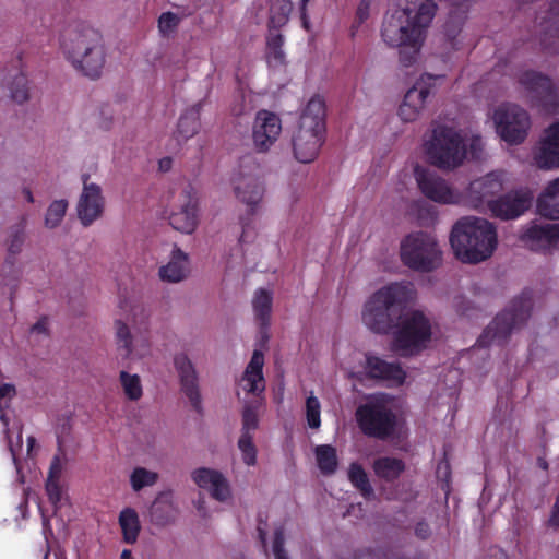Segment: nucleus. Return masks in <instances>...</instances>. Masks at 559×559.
Here are the masks:
<instances>
[{"instance_id":"5","label":"nucleus","mask_w":559,"mask_h":559,"mask_svg":"<svg viewBox=\"0 0 559 559\" xmlns=\"http://www.w3.org/2000/svg\"><path fill=\"white\" fill-rule=\"evenodd\" d=\"M325 133V103L320 96H312L301 111L292 146L294 157L304 164L312 163L319 155Z\"/></svg>"},{"instance_id":"39","label":"nucleus","mask_w":559,"mask_h":559,"mask_svg":"<svg viewBox=\"0 0 559 559\" xmlns=\"http://www.w3.org/2000/svg\"><path fill=\"white\" fill-rule=\"evenodd\" d=\"M68 206V201L64 199L52 201L45 213V227L48 229H55L60 226L67 213Z\"/></svg>"},{"instance_id":"34","label":"nucleus","mask_w":559,"mask_h":559,"mask_svg":"<svg viewBox=\"0 0 559 559\" xmlns=\"http://www.w3.org/2000/svg\"><path fill=\"white\" fill-rule=\"evenodd\" d=\"M313 455L317 467L323 475H332L338 467L336 449L330 444L316 445Z\"/></svg>"},{"instance_id":"42","label":"nucleus","mask_w":559,"mask_h":559,"mask_svg":"<svg viewBox=\"0 0 559 559\" xmlns=\"http://www.w3.org/2000/svg\"><path fill=\"white\" fill-rule=\"evenodd\" d=\"M305 415L307 424L311 429H319L321 426V403L317 396L311 392L305 404Z\"/></svg>"},{"instance_id":"37","label":"nucleus","mask_w":559,"mask_h":559,"mask_svg":"<svg viewBox=\"0 0 559 559\" xmlns=\"http://www.w3.org/2000/svg\"><path fill=\"white\" fill-rule=\"evenodd\" d=\"M272 294L265 289H258L253 296V311L257 319H259L262 324H266L269 322L272 311Z\"/></svg>"},{"instance_id":"24","label":"nucleus","mask_w":559,"mask_h":559,"mask_svg":"<svg viewBox=\"0 0 559 559\" xmlns=\"http://www.w3.org/2000/svg\"><path fill=\"white\" fill-rule=\"evenodd\" d=\"M264 356L260 350H254L241 378L238 381L237 395L241 393L259 395L265 389L263 377Z\"/></svg>"},{"instance_id":"17","label":"nucleus","mask_w":559,"mask_h":559,"mask_svg":"<svg viewBox=\"0 0 559 559\" xmlns=\"http://www.w3.org/2000/svg\"><path fill=\"white\" fill-rule=\"evenodd\" d=\"M433 86V78L430 75L421 76L415 82L405 93L399 107V117L402 121L414 122L421 116Z\"/></svg>"},{"instance_id":"14","label":"nucleus","mask_w":559,"mask_h":559,"mask_svg":"<svg viewBox=\"0 0 559 559\" xmlns=\"http://www.w3.org/2000/svg\"><path fill=\"white\" fill-rule=\"evenodd\" d=\"M414 178L420 193L439 204H464V192L453 187L447 179L421 165L414 166Z\"/></svg>"},{"instance_id":"11","label":"nucleus","mask_w":559,"mask_h":559,"mask_svg":"<svg viewBox=\"0 0 559 559\" xmlns=\"http://www.w3.org/2000/svg\"><path fill=\"white\" fill-rule=\"evenodd\" d=\"M348 378L362 379L364 376L388 381L392 385L404 383L406 373L395 364H389L377 356L354 352L340 364Z\"/></svg>"},{"instance_id":"59","label":"nucleus","mask_w":559,"mask_h":559,"mask_svg":"<svg viewBox=\"0 0 559 559\" xmlns=\"http://www.w3.org/2000/svg\"><path fill=\"white\" fill-rule=\"evenodd\" d=\"M444 474L447 475L448 474V466L444 465Z\"/></svg>"},{"instance_id":"13","label":"nucleus","mask_w":559,"mask_h":559,"mask_svg":"<svg viewBox=\"0 0 559 559\" xmlns=\"http://www.w3.org/2000/svg\"><path fill=\"white\" fill-rule=\"evenodd\" d=\"M16 394L15 388L10 383L0 382V421L3 427V433L7 437L8 447L12 454L16 468L20 469L19 462L21 459L31 457L35 447V439L27 438V444L24 450L22 444V426L16 419L14 413L8 409L10 402Z\"/></svg>"},{"instance_id":"46","label":"nucleus","mask_w":559,"mask_h":559,"mask_svg":"<svg viewBox=\"0 0 559 559\" xmlns=\"http://www.w3.org/2000/svg\"><path fill=\"white\" fill-rule=\"evenodd\" d=\"M66 465L64 457L56 455L51 461L47 480H60Z\"/></svg>"},{"instance_id":"12","label":"nucleus","mask_w":559,"mask_h":559,"mask_svg":"<svg viewBox=\"0 0 559 559\" xmlns=\"http://www.w3.org/2000/svg\"><path fill=\"white\" fill-rule=\"evenodd\" d=\"M489 119L497 135L509 145L523 143L532 124L528 112L513 103H502L493 107Z\"/></svg>"},{"instance_id":"40","label":"nucleus","mask_w":559,"mask_h":559,"mask_svg":"<svg viewBox=\"0 0 559 559\" xmlns=\"http://www.w3.org/2000/svg\"><path fill=\"white\" fill-rule=\"evenodd\" d=\"M348 478L352 484L360 490L364 497L370 498L373 495L368 476L360 465L354 463L349 466Z\"/></svg>"},{"instance_id":"58","label":"nucleus","mask_w":559,"mask_h":559,"mask_svg":"<svg viewBox=\"0 0 559 559\" xmlns=\"http://www.w3.org/2000/svg\"><path fill=\"white\" fill-rule=\"evenodd\" d=\"M131 557H132V555H131L130 550H123L121 554V559H129Z\"/></svg>"},{"instance_id":"1","label":"nucleus","mask_w":559,"mask_h":559,"mask_svg":"<svg viewBox=\"0 0 559 559\" xmlns=\"http://www.w3.org/2000/svg\"><path fill=\"white\" fill-rule=\"evenodd\" d=\"M436 12L437 4L432 0H406L405 5L386 13L381 37L388 46L402 48L400 59L404 66L408 67L418 61L426 31Z\"/></svg>"},{"instance_id":"23","label":"nucleus","mask_w":559,"mask_h":559,"mask_svg":"<svg viewBox=\"0 0 559 559\" xmlns=\"http://www.w3.org/2000/svg\"><path fill=\"white\" fill-rule=\"evenodd\" d=\"M532 203L530 191L520 190L510 192L489 203V211L492 215L502 219H513L527 211Z\"/></svg>"},{"instance_id":"36","label":"nucleus","mask_w":559,"mask_h":559,"mask_svg":"<svg viewBox=\"0 0 559 559\" xmlns=\"http://www.w3.org/2000/svg\"><path fill=\"white\" fill-rule=\"evenodd\" d=\"M404 468V463L395 457H380L373 463L374 474L385 480L397 478Z\"/></svg>"},{"instance_id":"33","label":"nucleus","mask_w":559,"mask_h":559,"mask_svg":"<svg viewBox=\"0 0 559 559\" xmlns=\"http://www.w3.org/2000/svg\"><path fill=\"white\" fill-rule=\"evenodd\" d=\"M119 385L124 399L129 402H138L144 395V385L140 374L127 370L119 372Z\"/></svg>"},{"instance_id":"50","label":"nucleus","mask_w":559,"mask_h":559,"mask_svg":"<svg viewBox=\"0 0 559 559\" xmlns=\"http://www.w3.org/2000/svg\"><path fill=\"white\" fill-rule=\"evenodd\" d=\"M370 15V2L368 0H362L359 2L356 10V19L359 23L366 21Z\"/></svg>"},{"instance_id":"4","label":"nucleus","mask_w":559,"mask_h":559,"mask_svg":"<svg viewBox=\"0 0 559 559\" xmlns=\"http://www.w3.org/2000/svg\"><path fill=\"white\" fill-rule=\"evenodd\" d=\"M450 243L455 257L462 262H483L490 258L497 248V231L485 218L464 217L453 226Z\"/></svg>"},{"instance_id":"31","label":"nucleus","mask_w":559,"mask_h":559,"mask_svg":"<svg viewBox=\"0 0 559 559\" xmlns=\"http://www.w3.org/2000/svg\"><path fill=\"white\" fill-rule=\"evenodd\" d=\"M512 325L509 313L498 316L478 338V344L480 346H488L495 342L501 341L510 333Z\"/></svg>"},{"instance_id":"56","label":"nucleus","mask_w":559,"mask_h":559,"mask_svg":"<svg viewBox=\"0 0 559 559\" xmlns=\"http://www.w3.org/2000/svg\"><path fill=\"white\" fill-rule=\"evenodd\" d=\"M23 197L25 198V200L29 203H33L34 202V197H33V193L29 189H24L23 190Z\"/></svg>"},{"instance_id":"3","label":"nucleus","mask_w":559,"mask_h":559,"mask_svg":"<svg viewBox=\"0 0 559 559\" xmlns=\"http://www.w3.org/2000/svg\"><path fill=\"white\" fill-rule=\"evenodd\" d=\"M66 60L80 74L97 79L106 64V53L102 35L95 28L75 23L69 25L60 45Z\"/></svg>"},{"instance_id":"52","label":"nucleus","mask_w":559,"mask_h":559,"mask_svg":"<svg viewBox=\"0 0 559 559\" xmlns=\"http://www.w3.org/2000/svg\"><path fill=\"white\" fill-rule=\"evenodd\" d=\"M47 330V320L41 319L32 326L31 333L36 335L46 334Z\"/></svg>"},{"instance_id":"6","label":"nucleus","mask_w":559,"mask_h":559,"mask_svg":"<svg viewBox=\"0 0 559 559\" xmlns=\"http://www.w3.org/2000/svg\"><path fill=\"white\" fill-rule=\"evenodd\" d=\"M415 297V287L409 282L384 285L366 300L361 312L362 322L373 332L385 333L391 328L394 307L411 302Z\"/></svg>"},{"instance_id":"44","label":"nucleus","mask_w":559,"mask_h":559,"mask_svg":"<svg viewBox=\"0 0 559 559\" xmlns=\"http://www.w3.org/2000/svg\"><path fill=\"white\" fill-rule=\"evenodd\" d=\"M238 449L241 454V460L247 466H254L257 464L258 452L252 440V435H240Z\"/></svg>"},{"instance_id":"28","label":"nucleus","mask_w":559,"mask_h":559,"mask_svg":"<svg viewBox=\"0 0 559 559\" xmlns=\"http://www.w3.org/2000/svg\"><path fill=\"white\" fill-rule=\"evenodd\" d=\"M174 365L180 378L183 391L192 402H198V374L192 361L186 354L181 353L175 356Z\"/></svg>"},{"instance_id":"8","label":"nucleus","mask_w":559,"mask_h":559,"mask_svg":"<svg viewBox=\"0 0 559 559\" xmlns=\"http://www.w3.org/2000/svg\"><path fill=\"white\" fill-rule=\"evenodd\" d=\"M400 401L393 396L379 394L371 396L356 411V419L364 433L386 438L402 425Z\"/></svg>"},{"instance_id":"54","label":"nucleus","mask_w":559,"mask_h":559,"mask_svg":"<svg viewBox=\"0 0 559 559\" xmlns=\"http://www.w3.org/2000/svg\"><path fill=\"white\" fill-rule=\"evenodd\" d=\"M549 521H550L551 525L559 526V499L554 507V510H552Z\"/></svg>"},{"instance_id":"22","label":"nucleus","mask_w":559,"mask_h":559,"mask_svg":"<svg viewBox=\"0 0 559 559\" xmlns=\"http://www.w3.org/2000/svg\"><path fill=\"white\" fill-rule=\"evenodd\" d=\"M521 240L526 247L534 251H550L557 249L559 248V224L532 223L524 228Z\"/></svg>"},{"instance_id":"51","label":"nucleus","mask_w":559,"mask_h":559,"mask_svg":"<svg viewBox=\"0 0 559 559\" xmlns=\"http://www.w3.org/2000/svg\"><path fill=\"white\" fill-rule=\"evenodd\" d=\"M289 12H290V4H285L283 7L282 13L278 16H276L275 14L272 15V22L277 25L284 24L288 19Z\"/></svg>"},{"instance_id":"53","label":"nucleus","mask_w":559,"mask_h":559,"mask_svg":"<svg viewBox=\"0 0 559 559\" xmlns=\"http://www.w3.org/2000/svg\"><path fill=\"white\" fill-rule=\"evenodd\" d=\"M205 500L202 498V499H198L194 503V507L199 513L200 516L202 518H207L210 516V512L205 506Z\"/></svg>"},{"instance_id":"10","label":"nucleus","mask_w":559,"mask_h":559,"mask_svg":"<svg viewBox=\"0 0 559 559\" xmlns=\"http://www.w3.org/2000/svg\"><path fill=\"white\" fill-rule=\"evenodd\" d=\"M401 260L409 269L430 272L442 263V250L437 238L427 233H413L401 242Z\"/></svg>"},{"instance_id":"35","label":"nucleus","mask_w":559,"mask_h":559,"mask_svg":"<svg viewBox=\"0 0 559 559\" xmlns=\"http://www.w3.org/2000/svg\"><path fill=\"white\" fill-rule=\"evenodd\" d=\"M7 86L10 91L11 98L17 103L23 104L29 99V81L26 74L22 71H16L7 79Z\"/></svg>"},{"instance_id":"55","label":"nucleus","mask_w":559,"mask_h":559,"mask_svg":"<svg viewBox=\"0 0 559 559\" xmlns=\"http://www.w3.org/2000/svg\"><path fill=\"white\" fill-rule=\"evenodd\" d=\"M171 166V159L166 157L159 160V169L163 171H167Z\"/></svg>"},{"instance_id":"2","label":"nucleus","mask_w":559,"mask_h":559,"mask_svg":"<svg viewBox=\"0 0 559 559\" xmlns=\"http://www.w3.org/2000/svg\"><path fill=\"white\" fill-rule=\"evenodd\" d=\"M483 146L479 135L467 138L462 130L447 123L435 126L423 144L428 163L447 171L461 167L469 158H479Z\"/></svg>"},{"instance_id":"21","label":"nucleus","mask_w":559,"mask_h":559,"mask_svg":"<svg viewBox=\"0 0 559 559\" xmlns=\"http://www.w3.org/2000/svg\"><path fill=\"white\" fill-rule=\"evenodd\" d=\"M191 479L200 489L207 491L219 502H228L231 499L229 481L218 469L198 467L192 471Z\"/></svg>"},{"instance_id":"29","label":"nucleus","mask_w":559,"mask_h":559,"mask_svg":"<svg viewBox=\"0 0 559 559\" xmlns=\"http://www.w3.org/2000/svg\"><path fill=\"white\" fill-rule=\"evenodd\" d=\"M537 213L549 219H559V176L550 180L536 200Z\"/></svg>"},{"instance_id":"19","label":"nucleus","mask_w":559,"mask_h":559,"mask_svg":"<svg viewBox=\"0 0 559 559\" xmlns=\"http://www.w3.org/2000/svg\"><path fill=\"white\" fill-rule=\"evenodd\" d=\"M168 221L170 226L179 233L191 235L199 225V200L191 192L180 195L178 203L173 207Z\"/></svg>"},{"instance_id":"38","label":"nucleus","mask_w":559,"mask_h":559,"mask_svg":"<svg viewBox=\"0 0 559 559\" xmlns=\"http://www.w3.org/2000/svg\"><path fill=\"white\" fill-rule=\"evenodd\" d=\"M158 480V474L145 467L138 466L132 469L129 481L133 491L138 492L145 487L154 486Z\"/></svg>"},{"instance_id":"47","label":"nucleus","mask_w":559,"mask_h":559,"mask_svg":"<svg viewBox=\"0 0 559 559\" xmlns=\"http://www.w3.org/2000/svg\"><path fill=\"white\" fill-rule=\"evenodd\" d=\"M46 491L51 503L57 504L62 498V486L60 480H47Z\"/></svg>"},{"instance_id":"49","label":"nucleus","mask_w":559,"mask_h":559,"mask_svg":"<svg viewBox=\"0 0 559 559\" xmlns=\"http://www.w3.org/2000/svg\"><path fill=\"white\" fill-rule=\"evenodd\" d=\"M283 45V39L281 35L272 36L267 41V47L271 53L274 56L275 59L282 60L283 59V51L281 50V47Z\"/></svg>"},{"instance_id":"43","label":"nucleus","mask_w":559,"mask_h":559,"mask_svg":"<svg viewBox=\"0 0 559 559\" xmlns=\"http://www.w3.org/2000/svg\"><path fill=\"white\" fill-rule=\"evenodd\" d=\"M260 404H248L242 411L241 435H252L259 426Z\"/></svg>"},{"instance_id":"48","label":"nucleus","mask_w":559,"mask_h":559,"mask_svg":"<svg viewBox=\"0 0 559 559\" xmlns=\"http://www.w3.org/2000/svg\"><path fill=\"white\" fill-rule=\"evenodd\" d=\"M284 535L282 531L274 533L272 550L275 559H289L283 549Z\"/></svg>"},{"instance_id":"20","label":"nucleus","mask_w":559,"mask_h":559,"mask_svg":"<svg viewBox=\"0 0 559 559\" xmlns=\"http://www.w3.org/2000/svg\"><path fill=\"white\" fill-rule=\"evenodd\" d=\"M281 133L282 122L277 115L267 110L257 112L252 126V140L258 151H269L278 140Z\"/></svg>"},{"instance_id":"57","label":"nucleus","mask_w":559,"mask_h":559,"mask_svg":"<svg viewBox=\"0 0 559 559\" xmlns=\"http://www.w3.org/2000/svg\"><path fill=\"white\" fill-rule=\"evenodd\" d=\"M300 1H301L304 26H305V28H308V22H307V20L305 17V9H306V5L309 2V0H300Z\"/></svg>"},{"instance_id":"18","label":"nucleus","mask_w":559,"mask_h":559,"mask_svg":"<svg viewBox=\"0 0 559 559\" xmlns=\"http://www.w3.org/2000/svg\"><path fill=\"white\" fill-rule=\"evenodd\" d=\"M105 197L99 185L88 178L83 179V187L76 203L78 217L84 226L102 217L105 210Z\"/></svg>"},{"instance_id":"9","label":"nucleus","mask_w":559,"mask_h":559,"mask_svg":"<svg viewBox=\"0 0 559 559\" xmlns=\"http://www.w3.org/2000/svg\"><path fill=\"white\" fill-rule=\"evenodd\" d=\"M432 334L430 318L421 310H408L393 332L392 350L403 357L415 356L428 347Z\"/></svg>"},{"instance_id":"26","label":"nucleus","mask_w":559,"mask_h":559,"mask_svg":"<svg viewBox=\"0 0 559 559\" xmlns=\"http://www.w3.org/2000/svg\"><path fill=\"white\" fill-rule=\"evenodd\" d=\"M233 187L236 198L251 209L258 207L264 195L262 183L253 176L235 174L233 177Z\"/></svg>"},{"instance_id":"30","label":"nucleus","mask_w":559,"mask_h":559,"mask_svg":"<svg viewBox=\"0 0 559 559\" xmlns=\"http://www.w3.org/2000/svg\"><path fill=\"white\" fill-rule=\"evenodd\" d=\"M199 129L200 106L194 105L181 114L177 124L176 139L179 142H186L194 136L199 132Z\"/></svg>"},{"instance_id":"25","label":"nucleus","mask_w":559,"mask_h":559,"mask_svg":"<svg viewBox=\"0 0 559 559\" xmlns=\"http://www.w3.org/2000/svg\"><path fill=\"white\" fill-rule=\"evenodd\" d=\"M190 257L179 247L174 246L168 261L158 269L160 281L176 284L185 281L190 275Z\"/></svg>"},{"instance_id":"41","label":"nucleus","mask_w":559,"mask_h":559,"mask_svg":"<svg viewBox=\"0 0 559 559\" xmlns=\"http://www.w3.org/2000/svg\"><path fill=\"white\" fill-rule=\"evenodd\" d=\"M181 21L182 16L178 13L170 11L162 13L157 21L159 35L165 38L174 36Z\"/></svg>"},{"instance_id":"16","label":"nucleus","mask_w":559,"mask_h":559,"mask_svg":"<svg viewBox=\"0 0 559 559\" xmlns=\"http://www.w3.org/2000/svg\"><path fill=\"white\" fill-rule=\"evenodd\" d=\"M532 163L543 170L559 168V120L543 130L532 150Z\"/></svg>"},{"instance_id":"15","label":"nucleus","mask_w":559,"mask_h":559,"mask_svg":"<svg viewBox=\"0 0 559 559\" xmlns=\"http://www.w3.org/2000/svg\"><path fill=\"white\" fill-rule=\"evenodd\" d=\"M509 183V176L504 171H492L473 180L464 192V205L473 209H489L495 197L502 192Z\"/></svg>"},{"instance_id":"27","label":"nucleus","mask_w":559,"mask_h":559,"mask_svg":"<svg viewBox=\"0 0 559 559\" xmlns=\"http://www.w3.org/2000/svg\"><path fill=\"white\" fill-rule=\"evenodd\" d=\"M520 83L525 90L536 94L548 112H556L555 109L548 108L549 100L556 97L555 86L549 78L534 71H526L522 73Z\"/></svg>"},{"instance_id":"32","label":"nucleus","mask_w":559,"mask_h":559,"mask_svg":"<svg viewBox=\"0 0 559 559\" xmlns=\"http://www.w3.org/2000/svg\"><path fill=\"white\" fill-rule=\"evenodd\" d=\"M118 523L122 532L123 540L129 544L135 543L141 531L138 511L131 507L123 508L119 513Z\"/></svg>"},{"instance_id":"45","label":"nucleus","mask_w":559,"mask_h":559,"mask_svg":"<svg viewBox=\"0 0 559 559\" xmlns=\"http://www.w3.org/2000/svg\"><path fill=\"white\" fill-rule=\"evenodd\" d=\"M166 508L169 512L168 514V518H173V513L175 512V498H174V493L168 490V491H163L160 492L155 501L153 502V506H152V514L153 516H156L157 518V514L164 509Z\"/></svg>"},{"instance_id":"7","label":"nucleus","mask_w":559,"mask_h":559,"mask_svg":"<svg viewBox=\"0 0 559 559\" xmlns=\"http://www.w3.org/2000/svg\"><path fill=\"white\" fill-rule=\"evenodd\" d=\"M146 316L138 306L131 308L127 320L114 321V335L118 356L128 366L136 365L152 356V344L145 335Z\"/></svg>"}]
</instances>
